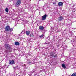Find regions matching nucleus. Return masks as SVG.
I'll use <instances>...</instances> for the list:
<instances>
[{"label":"nucleus","instance_id":"f257e3e1","mask_svg":"<svg viewBox=\"0 0 76 76\" xmlns=\"http://www.w3.org/2000/svg\"><path fill=\"white\" fill-rule=\"evenodd\" d=\"M5 47L7 50H12V48L10 47V45L8 44H6L5 45Z\"/></svg>","mask_w":76,"mask_h":76},{"label":"nucleus","instance_id":"f03ea898","mask_svg":"<svg viewBox=\"0 0 76 76\" xmlns=\"http://www.w3.org/2000/svg\"><path fill=\"white\" fill-rule=\"evenodd\" d=\"M47 19V14H45L42 17V20L43 21Z\"/></svg>","mask_w":76,"mask_h":76},{"label":"nucleus","instance_id":"7ed1b4c3","mask_svg":"<svg viewBox=\"0 0 76 76\" xmlns=\"http://www.w3.org/2000/svg\"><path fill=\"white\" fill-rule=\"evenodd\" d=\"M20 3H21V1L20 0H18L16 4L17 7H18L20 5Z\"/></svg>","mask_w":76,"mask_h":76},{"label":"nucleus","instance_id":"20e7f679","mask_svg":"<svg viewBox=\"0 0 76 76\" xmlns=\"http://www.w3.org/2000/svg\"><path fill=\"white\" fill-rule=\"evenodd\" d=\"M10 26H6L5 27V31L7 32H9L10 31Z\"/></svg>","mask_w":76,"mask_h":76},{"label":"nucleus","instance_id":"39448f33","mask_svg":"<svg viewBox=\"0 0 76 76\" xmlns=\"http://www.w3.org/2000/svg\"><path fill=\"white\" fill-rule=\"evenodd\" d=\"M39 29L40 31H43V30L44 29V27L42 26H39Z\"/></svg>","mask_w":76,"mask_h":76},{"label":"nucleus","instance_id":"423d86ee","mask_svg":"<svg viewBox=\"0 0 76 76\" xmlns=\"http://www.w3.org/2000/svg\"><path fill=\"white\" fill-rule=\"evenodd\" d=\"M63 18L62 16H61L59 17L58 19L59 21H61L63 20Z\"/></svg>","mask_w":76,"mask_h":76},{"label":"nucleus","instance_id":"0eeeda50","mask_svg":"<svg viewBox=\"0 0 76 76\" xmlns=\"http://www.w3.org/2000/svg\"><path fill=\"white\" fill-rule=\"evenodd\" d=\"M15 63V61L13 60L12 61H10L9 64H13Z\"/></svg>","mask_w":76,"mask_h":76},{"label":"nucleus","instance_id":"6e6552de","mask_svg":"<svg viewBox=\"0 0 76 76\" xmlns=\"http://www.w3.org/2000/svg\"><path fill=\"white\" fill-rule=\"evenodd\" d=\"M26 34L28 36V35H29L30 34V31H26Z\"/></svg>","mask_w":76,"mask_h":76},{"label":"nucleus","instance_id":"1a4fd4ad","mask_svg":"<svg viewBox=\"0 0 76 76\" xmlns=\"http://www.w3.org/2000/svg\"><path fill=\"white\" fill-rule=\"evenodd\" d=\"M63 4V3L62 2H60L58 3V5L59 6H61Z\"/></svg>","mask_w":76,"mask_h":76},{"label":"nucleus","instance_id":"9d476101","mask_svg":"<svg viewBox=\"0 0 76 76\" xmlns=\"http://www.w3.org/2000/svg\"><path fill=\"white\" fill-rule=\"evenodd\" d=\"M55 53H53V54H51L50 56H51L52 57H55L56 56H55Z\"/></svg>","mask_w":76,"mask_h":76},{"label":"nucleus","instance_id":"9b49d317","mask_svg":"<svg viewBox=\"0 0 76 76\" xmlns=\"http://www.w3.org/2000/svg\"><path fill=\"white\" fill-rule=\"evenodd\" d=\"M27 63L28 64H30V63H32V61H31L30 59L28 60Z\"/></svg>","mask_w":76,"mask_h":76},{"label":"nucleus","instance_id":"f8f14e48","mask_svg":"<svg viewBox=\"0 0 76 76\" xmlns=\"http://www.w3.org/2000/svg\"><path fill=\"white\" fill-rule=\"evenodd\" d=\"M15 44L16 45H19V43L18 42H15Z\"/></svg>","mask_w":76,"mask_h":76},{"label":"nucleus","instance_id":"ddd939ff","mask_svg":"<svg viewBox=\"0 0 76 76\" xmlns=\"http://www.w3.org/2000/svg\"><path fill=\"white\" fill-rule=\"evenodd\" d=\"M62 67L64 69H66V66H65V64H62Z\"/></svg>","mask_w":76,"mask_h":76},{"label":"nucleus","instance_id":"4468645a","mask_svg":"<svg viewBox=\"0 0 76 76\" xmlns=\"http://www.w3.org/2000/svg\"><path fill=\"white\" fill-rule=\"evenodd\" d=\"M5 11L7 13L8 12H9V9L7 8H6L5 9Z\"/></svg>","mask_w":76,"mask_h":76},{"label":"nucleus","instance_id":"2eb2a0df","mask_svg":"<svg viewBox=\"0 0 76 76\" xmlns=\"http://www.w3.org/2000/svg\"><path fill=\"white\" fill-rule=\"evenodd\" d=\"M76 76V72H75L73 73L72 75L71 76Z\"/></svg>","mask_w":76,"mask_h":76},{"label":"nucleus","instance_id":"dca6fc26","mask_svg":"<svg viewBox=\"0 0 76 76\" xmlns=\"http://www.w3.org/2000/svg\"><path fill=\"white\" fill-rule=\"evenodd\" d=\"M13 30V28H10V32H12Z\"/></svg>","mask_w":76,"mask_h":76},{"label":"nucleus","instance_id":"f3484780","mask_svg":"<svg viewBox=\"0 0 76 76\" xmlns=\"http://www.w3.org/2000/svg\"><path fill=\"white\" fill-rule=\"evenodd\" d=\"M71 42H73V43L74 44V43H75L76 41H75V39H74L72 40H71Z\"/></svg>","mask_w":76,"mask_h":76},{"label":"nucleus","instance_id":"a211bd4d","mask_svg":"<svg viewBox=\"0 0 76 76\" xmlns=\"http://www.w3.org/2000/svg\"><path fill=\"white\" fill-rule=\"evenodd\" d=\"M44 37V35L43 34H42V35L41 36H39V37L40 38H42V37Z\"/></svg>","mask_w":76,"mask_h":76},{"label":"nucleus","instance_id":"6ab92c4d","mask_svg":"<svg viewBox=\"0 0 76 76\" xmlns=\"http://www.w3.org/2000/svg\"><path fill=\"white\" fill-rule=\"evenodd\" d=\"M34 76H39V75H38L37 74H35L34 75Z\"/></svg>","mask_w":76,"mask_h":76},{"label":"nucleus","instance_id":"aec40b11","mask_svg":"<svg viewBox=\"0 0 76 76\" xmlns=\"http://www.w3.org/2000/svg\"><path fill=\"white\" fill-rule=\"evenodd\" d=\"M34 71H33V72H35V69H34Z\"/></svg>","mask_w":76,"mask_h":76},{"label":"nucleus","instance_id":"412c9836","mask_svg":"<svg viewBox=\"0 0 76 76\" xmlns=\"http://www.w3.org/2000/svg\"><path fill=\"white\" fill-rule=\"evenodd\" d=\"M23 32V31H22L21 32V34H22V32Z\"/></svg>","mask_w":76,"mask_h":76},{"label":"nucleus","instance_id":"4be33fe9","mask_svg":"<svg viewBox=\"0 0 76 76\" xmlns=\"http://www.w3.org/2000/svg\"><path fill=\"white\" fill-rule=\"evenodd\" d=\"M39 0V1H41V0Z\"/></svg>","mask_w":76,"mask_h":76},{"label":"nucleus","instance_id":"5701e85b","mask_svg":"<svg viewBox=\"0 0 76 76\" xmlns=\"http://www.w3.org/2000/svg\"><path fill=\"white\" fill-rule=\"evenodd\" d=\"M44 44H47V43H45Z\"/></svg>","mask_w":76,"mask_h":76}]
</instances>
